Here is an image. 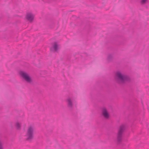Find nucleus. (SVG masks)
<instances>
[{"label": "nucleus", "mask_w": 149, "mask_h": 149, "mask_svg": "<svg viewBox=\"0 0 149 149\" xmlns=\"http://www.w3.org/2000/svg\"><path fill=\"white\" fill-rule=\"evenodd\" d=\"M114 78L116 81L120 84H124L126 82L130 81V79L128 76L122 74L119 71L116 73Z\"/></svg>", "instance_id": "1"}, {"label": "nucleus", "mask_w": 149, "mask_h": 149, "mask_svg": "<svg viewBox=\"0 0 149 149\" xmlns=\"http://www.w3.org/2000/svg\"><path fill=\"white\" fill-rule=\"evenodd\" d=\"M126 130L125 125L122 124L120 125L118 129L117 135V142L118 144L120 143L123 140V135Z\"/></svg>", "instance_id": "2"}, {"label": "nucleus", "mask_w": 149, "mask_h": 149, "mask_svg": "<svg viewBox=\"0 0 149 149\" xmlns=\"http://www.w3.org/2000/svg\"><path fill=\"white\" fill-rule=\"evenodd\" d=\"M34 128L31 126L29 127L27 130L25 136L26 138L25 140L29 142H31L34 137Z\"/></svg>", "instance_id": "3"}, {"label": "nucleus", "mask_w": 149, "mask_h": 149, "mask_svg": "<svg viewBox=\"0 0 149 149\" xmlns=\"http://www.w3.org/2000/svg\"><path fill=\"white\" fill-rule=\"evenodd\" d=\"M19 74L27 83L31 84L32 83L33 80L31 77L27 73L21 71L19 72Z\"/></svg>", "instance_id": "4"}, {"label": "nucleus", "mask_w": 149, "mask_h": 149, "mask_svg": "<svg viewBox=\"0 0 149 149\" xmlns=\"http://www.w3.org/2000/svg\"><path fill=\"white\" fill-rule=\"evenodd\" d=\"M67 106L69 110L72 111L74 106V99L72 97H68L66 100Z\"/></svg>", "instance_id": "5"}, {"label": "nucleus", "mask_w": 149, "mask_h": 149, "mask_svg": "<svg viewBox=\"0 0 149 149\" xmlns=\"http://www.w3.org/2000/svg\"><path fill=\"white\" fill-rule=\"evenodd\" d=\"M34 15L31 13H27L26 16V19L30 22H32L33 20Z\"/></svg>", "instance_id": "6"}, {"label": "nucleus", "mask_w": 149, "mask_h": 149, "mask_svg": "<svg viewBox=\"0 0 149 149\" xmlns=\"http://www.w3.org/2000/svg\"><path fill=\"white\" fill-rule=\"evenodd\" d=\"M58 45L56 42H54L53 43V47H51L50 50L51 51H54L55 52H56L58 49Z\"/></svg>", "instance_id": "7"}, {"label": "nucleus", "mask_w": 149, "mask_h": 149, "mask_svg": "<svg viewBox=\"0 0 149 149\" xmlns=\"http://www.w3.org/2000/svg\"><path fill=\"white\" fill-rule=\"evenodd\" d=\"M102 113L103 115L105 118L108 119L109 118V115L106 108H104L103 109Z\"/></svg>", "instance_id": "8"}, {"label": "nucleus", "mask_w": 149, "mask_h": 149, "mask_svg": "<svg viewBox=\"0 0 149 149\" xmlns=\"http://www.w3.org/2000/svg\"><path fill=\"white\" fill-rule=\"evenodd\" d=\"M148 1V0H141L140 1V4L143 5L146 4Z\"/></svg>", "instance_id": "9"}, {"label": "nucleus", "mask_w": 149, "mask_h": 149, "mask_svg": "<svg viewBox=\"0 0 149 149\" xmlns=\"http://www.w3.org/2000/svg\"><path fill=\"white\" fill-rule=\"evenodd\" d=\"M15 126L17 128V129L19 130L21 129V125L18 122H17L16 123Z\"/></svg>", "instance_id": "10"}, {"label": "nucleus", "mask_w": 149, "mask_h": 149, "mask_svg": "<svg viewBox=\"0 0 149 149\" xmlns=\"http://www.w3.org/2000/svg\"><path fill=\"white\" fill-rule=\"evenodd\" d=\"M113 58V56L111 54L108 55L107 57V60L109 61H111Z\"/></svg>", "instance_id": "11"}]
</instances>
